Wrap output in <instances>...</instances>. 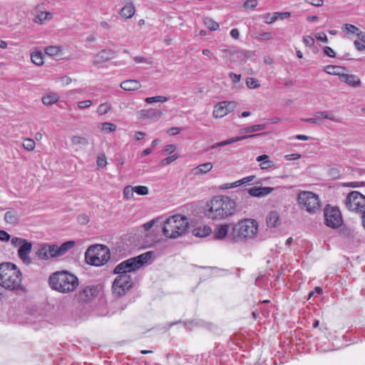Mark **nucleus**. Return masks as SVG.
<instances>
[{
  "mask_svg": "<svg viewBox=\"0 0 365 365\" xmlns=\"http://www.w3.org/2000/svg\"><path fill=\"white\" fill-rule=\"evenodd\" d=\"M4 220L10 225H16L19 220L17 211L14 210H8L4 215Z\"/></svg>",
  "mask_w": 365,
  "mask_h": 365,
  "instance_id": "393cba45",
  "label": "nucleus"
},
{
  "mask_svg": "<svg viewBox=\"0 0 365 365\" xmlns=\"http://www.w3.org/2000/svg\"><path fill=\"white\" fill-rule=\"evenodd\" d=\"M23 147L26 150L31 151L35 148V142L31 138H26L23 142Z\"/></svg>",
  "mask_w": 365,
  "mask_h": 365,
  "instance_id": "37998d69",
  "label": "nucleus"
},
{
  "mask_svg": "<svg viewBox=\"0 0 365 365\" xmlns=\"http://www.w3.org/2000/svg\"><path fill=\"white\" fill-rule=\"evenodd\" d=\"M107 164L106 158L104 155H98L97 158V165L98 168H103Z\"/></svg>",
  "mask_w": 365,
  "mask_h": 365,
  "instance_id": "3c124183",
  "label": "nucleus"
},
{
  "mask_svg": "<svg viewBox=\"0 0 365 365\" xmlns=\"http://www.w3.org/2000/svg\"><path fill=\"white\" fill-rule=\"evenodd\" d=\"M71 142L75 145H79L82 146H86L88 145V140L85 137L79 135L73 136V138H71Z\"/></svg>",
  "mask_w": 365,
  "mask_h": 365,
  "instance_id": "c9c22d12",
  "label": "nucleus"
},
{
  "mask_svg": "<svg viewBox=\"0 0 365 365\" xmlns=\"http://www.w3.org/2000/svg\"><path fill=\"white\" fill-rule=\"evenodd\" d=\"M212 168V164L211 163H206L199 165L193 169L194 174H206Z\"/></svg>",
  "mask_w": 365,
  "mask_h": 365,
  "instance_id": "c756f323",
  "label": "nucleus"
},
{
  "mask_svg": "<svg viewBox=\"0 0 365 365\" xmlns=\"http://www.w3.org/2000/svg\"><path fill=\"white\" fill-rule=\"evenodd\" d=\"M120 88L126 91H136L140 88V83L137 80L130 79L123 81Z\"/></svg>",
  "mask_w": 365,
  "mask_h": 365,
  "instance_id": "4be33fe9",
  "label": "nucleus"
},
{
  "mask_svg": "<svg viewBox=\"0 0 365 365\" xmlns=\"http://www.w3.org/2000/svg\"><path fill=\"white\" fill-rule=\"evenodd\" d=\"M10 239V235L4 230H0V240L2 242H8Z\"/></svg>",
  "mask_w": 365,
  "mask_h": 365,
  "instance_id": "0e129e2a",
  "label": "nucleus"
},
{
  "mask_svg": "<svg viewBox=\"0 0 365 365\" xmlns=\"http://www.w3.org/2000/svg\"><path fill=\"white\" fill-rule=\"evenodd\" d=\"M153 255V252L149 251L124 260L114 268L113 273L129 274L146 264L151 259Z\"/></svg>",
  "mask_w": 365,
  "mask_h": 365,
  "instance_id": "0eeeda50",
  "label": "nucleus"
},
{
  "mask_svg": "<svg viewBox=\"0 0 365 365\" xmlns=\"http://www.w3.org/2000/svg\"><path fill=\"white\" fill-rule=\"evenodd\" d=\"M62 55V48L60 46H47V56H59Z\"/></svg>",
  "mask_w": 365,
  "mask_h": 365,
  "instance_id": "f704fd0d",
  "label": "nucleus"
},
{
  "mask_svg": "<svg viewBox=\"0 0 365 365\" xmlns=\"http://www.w3.org/2000/svg\"><path fill=\"white\" fill-rule=\"evenodd\" d=\"M188 226L189 222L185 217L175 215L167 218L160 227L166 237L176 239L186 233Z\"/></svg>",
  "mask_w": 365,
  "mask_h": 365,
  "instance_id": "39448f33",
  "label": "nucleus"
},
{
  "mask_svg": "<svg viewBox=\"0 0 365 365\" xmlns=\"http://www.w3.org/2000/svg\"><path fill=\"white\" fill-rule=\"evenodd\" d=\"M274 15L276 16L277 20V19H288L291 16L290 12H274Z\"/></svg>",
  "mask_w": 365,
  "mask_h": 365,
  "instance_id": "864d4df0",
  "label": "nucleus"
},
{
  "mask_svg": "<svg viewBox=\"0 0 365 365\" xmlns=\"http://www.w3.org/2000/svg\"><path fill=\"white\" fill-rule=\"evenodd\" d=\"M262 18L264 19V22L267 24H271L274 23L275 21H277V18L276 16L274 15V13H266L262 15Z\"/></svg>",
  "mask_w": 365,
  "mask_h": 365,
  "instance_id": "a18cd8bd",
  "label": "nucleus"
},
{
  "mask_svg": "<svg viewBox=\"0 0 365 365\" xmlns=\"http://www.w3.org/2000/svg\"><path fill=\"white\" fill-rule=\"evenodd\" d=\"M110 257V252L107 246L103 245H91L85 252L87 264L100 267L105 264Z\"/></svg>",
  "mask_w": 365,
  "mask_h": 365,
  "instance_id": "423d86ee",
  "label": "nucleus"
},
{
  "mask_svg": "<svg viewBox=\"0 0 365 365\" xmlns=\"http://www.w3.org/2000/svg\"><path fill=\"white\" fill-rule=\"evenodd\" d=\"M257 4H258L257 0H247L244 3L243 6L245 9H248V8L255 9L257 6Z\"/></svg>",
  "mask_w": 365,
  "mask_h": 365,
  "instance_id": "603ef678",
  "label": "nucleus"
},
{
  "mask_svg": "<svg viewBox=\"0 0 365 365\" xmlns=\"http://www.w3.org/2000/svg\"><path fill=\"white\" fill-rule=\"evenodd\" d=\"M342 30L347 34H356L358 36L362 34V31H359L356 26L350 24H344Z\"/></svg>",
  "mask_w": 365,
  "mask_h": 365,
  "instance_id": "473e14b6",
  "label": "nucleus"
},
{
  "mask_svg": "<svg viewBox=\"0 0 365 365\" xmlns=\"http://www.w3.org/2000/svg\"><path fill=\"white\" fill-rule=\"evenodd\" d=\"M246 85L249 88H257L260 86L259 81L257 78H247L246 79Z\"/></svg>",
  "mask_w": 365,
  "mask_h": 365,
  "instance_id": "a19ab883",
  "label": "nucleus"
},
{
  "mask_svg": "<svg viewBox=\"0 0 365 365\" xmlns=\"http://www.w3.org/2000/svg\"><path fill=\"white\" fill-rule=\"evenodd\" d=\"M229 76L231 78L232 81L233 83L239 82L240 81V79H241V75L240 74H237V73H232V72H230L229 73Z\"/></svg>",
  "mask_w": 365,
  "mask_h": 365,
  "instance_id": "69168bd1",
  "label": "nucleus"
},
{
  "mask_svg": "<svg viewBox=\"0 0 365 365\" xmlns=\"http://www.w3.org/2000/svg\"><path fill=\"white\" fill-rule=\"evenodd\" d=\"M21 273L17 267L11 262L0 264V285L9 290L20 288Z\"/></svg>",
  "mask_w": 365,
  "mask_h": 365,
  "instance_id": "20e7f679",
  "label": "nucleus"
},
{
  "mask_svg": "<svg viewBox=\"0 0 365 365\" xmlns=\"http://www.w3.org/2000/svg\"><path fill=\"white\" fill-rule=\"evenodd\" d=\"M102 129L108 132L114 131L116 129V125L111 123H103L102 124Z\"/></svg>",
  "mask_w": 365,
  "mask_h": 365,
  "instance_id": "8fccbe9b",
  "label": "nucleus"
},
{
  "mask_svg": "<svg viewBox=\"0 0 365 365\" xmlns=\"http://www.w3.org/2000/svg\"><path fill=\"white\" fill-rule=\"evenodd\" d=\"M298 202L309 213H314L320 208V201L318 196L310 191H302L298 195Z\"/></svg>",
  "mask_w": 365,
  "mask_h": 365,
  "instance_id": "9d476101",
  "label": "nucleus"
},
{
  "mask_svg": "<svg viewBox=\"0 0 365 365\" xmlns=\"http://www.w3.org/2000/svg\"><path fill=\"white\" fill-rule=\"evenodd\" d=\"M118 274L112 285L113 293L117 297L124 296L132 287L133 282L130 274L115 273Z\"/></svg>",
  "mask_w": 365,
  "mask_h": 365,
  "instance_id": "1a4fd4ad",
  "label": "nucleus"
},
{
  "mask_svg": "<svg viewBox=\"0 0 365 365\" xmlns=\"http://www.w3.org/2000/svg\"><path fill=\"white\" fill-rule=\"evenodd\" d=\"M322 118L329 119L336 123L341 122L339 118L329 114L327 111L317 112L314 118H303L302 120L310 123H319V120Z\"/></svg>",
  "mask_w": 365,
  "mask_h": 365,
  "instance_id": "2eb2a0df",
  "label": "nucleus"
},
{
  "mask_svg": "<svg viewBox=\"0 0 365 365\" xmlns=\"http://www.w3.org/2000/svg\"><path fill=\"white\" fill-rule=\"evenodd\" d=\"M258 222L253 219H244L235 224L228 235L232 242H245L254 239L258 231Z\"/></svg>",
  "mask_w": 365,
  "mask_h": 365,
  "instance_id": "f03ea898",
  "label": "nucleus"
},
{
  "mask_svg": "<svg viewBox=\"0 0 365 365\" xmlns=\"http://www.w3.org/2000/svg\"><path fill=\"white\" fill-rule=\"evenodd\" d=\"M34 21L36 23L42 24L46 20V7L43 4L38 5L34 11Z\"/></svg>",
  "mask_w": 365,
  "mask_h": 365,
  "instance_id": "5701e85b",
  "label": "nucleus"
},
{
  "mask_svg": "<svg viewBox=\"0 0 365 365\" xmlns=\"http://www.w3.org/2000/svg\"><path fill=\"white\" fill-rule=\"evenodd\" d=\"M279 216L275 211L271 212L266 219L267 226L269 227H277L279 224Z\"/></svg>",
  "mask_w": 365,
  "mask_h": 365,
  "instance_id": "cd10ccee",
  "label": "nucleus"
},
{
  "mask_svg": "<svg viewBox=\"0 0 365 365\" xmlns=\"http://www.w3.org/2000/svg\"><path fill=\"white\" fill-rule=\"evenodd\" d=\"M303 41L307 46H312L314 45V39L311 36H305L303 37Z\"/></svg>",
  "mask_w": 365,
  "mask_h": 365,
  "instance_id": "6e6d98bb",
  "label": "nucleus"
},
{
  "mask_svg": "<svg viewBox=\"0 0 365 365\" xmlns=\"http://www.w3.org/2000/svg\"><path fill=\"white\" fill-rule=\"evenodd\" d=\"M134 187L130 185H128L123 189V195L124 197L127 200L131 199L133 197Z\"/></svg>",
  "mask_w": 365,
  "mask_h": 365,
  "instance_id": "79ce46f5",
  "label": "nucleus"
},
{
  "mask_svg": "<svg viewBox=\"0 0 365 365\" xmlns=\"http://www.w3.org/2000/svg\"><path fill=\"white\" fill-rule=\"evenodd\" d=\"M204 24L210 30V31H217L219 29V24L215 21L210 17H205L203 19Z\"/></svg>",
  "mask_w": 365,
  "mask_h": 365,
  "instance_id": "72a5a7b5",
  "label": "nucleus"
},
{
  "mask_svg": "<svg viewBox=\"0 0 365 365\" xmlns=\"http://www.w3.org/2000/svg\"><path fill=\"white\" fill-rule=\"evenodd\" d=\"M78 221L82 225H86L89 222V218L86 214H81L78 216Z\"/></svg>",
  "mask_w": 365,
  "mask_h": 365,
  "instance_id": "680f3d73",
  "label": "nucleus"
},
{
  "mask_svg": "<svg viewBox=\"0 0 365 365\" xmlns=\"http://www.w3.org/2000/svg\"><path fill=\"white\" fill-rule=\"evenodd\" d=\"M158 220H159L158 219L152 220L143 224L142 225V227L145 232H148L154 226V225L156 222H158Z\"/></svg>",
  "mask_w": 365,
  "mask_h": 365,
  "instance_id": "09e8293b",
  "label": "nucleus"
},
{
  "mask_svg": "<svg viewBox=\"0 0 365 365\" xmlns=\"http://www.w3.org/2000/svg\"><path fill=\"white\" fill-rule=\"evenodd\" d=\"M76 245L74 240H70L63 242L58 246V245H47V252L51 257H57L65 255L68 251L73 248Z\"/></svg>",
  "mask_w": 365,
  "mask_h": 365,
  "instance_id": "ddd939ff",
  "label": "nucleus"
},
{
  "mask_svg": "<svg viewBox=\"0 0 365 365\" xmlns=\"http://www.w3.org/2000/svg\"><path fill=\"white\" fill-rule=\"evenodd\" d=\"M178 158V155L177 154H175V155H173L171 156L167 157V158L163 159L160 162L159 165L160 167L167 166V165H170V163H172L173 162H174Z\"/></svg>",
  "mask_w": 365,
  "mask_h": 365,
  "instance_id": "ea45409f",
  "label": "nucleus"
},
{
  "mask_svg": "<svg viewBox=\"0 0 365 365\" xmlns=\"http://www.w3.org/2000/svg\"><path fill=\"white\" fill-rule=\"evenodd\" d=\"M25 240L20 238V237H13L11 239V243L16 247H21L24 242Z\"/></svg>",
  "mask_w": 365,
  "mask_h": 365,
  "instance_id": "e2e57ef3",
  "label": "nucleus"
},
{
  "mask_svg": "<svg viewBox=\"0 0 365 365\" xmlns=\"http://www.w3.org/2000/svg\"><path fill=\"white\" fill-rule=\"evenodd\" d=\"M344 67L337 66H332L329 65L324 67V71L330 75H335L338 76L339 78H340V75L343 74L341 72L342 71H344Z\"/></svg>",
  "mask_w": 365,
  "mask_h": 365,
  "instance_id": "c85d7f7f",
  "label": "nucleus"
},
{
  "mask_svg": "<svg viewBox=\"0 0 365 365\" xmlns=\"http://www.w3.org/2000/svg\"><path fill=\"white\" fill-rule=\"evenodd\" d=\"M134 192H136L139 195H146L148 194V188L146 186L143 185H138L135 186Z\"/></svg>",
  "mask_w": 365,
  "mask_h": 365,
  "instance_id": "49530a36",
  "label": "nucleus"
},
{
  "mask_svg": "<svg viewBox=\"0 0 365 365\" xmlns=\"http://www.w3.org/2000/svg\"><path fill=\"white\" fill-rule=\"evenodd\" d=\"M258 40L269 41L273 38V35L271 32H264L258 34L256 36Z\"/></svg>",
  "mask_w": 365,
  "mask_h": 365,
  "instance_id": "de8ad7c7",
  "label": "nucleus"
},
{
  "mask_svg": "<svg viewBox=\"0 0 365 365\" xmlns=\"http://www.w3.org/2000/svg\"><path fill=\"white\" fill-rule=\"evenodd\" d=\"M31 61L37 66H41L44 62L43 53L39 51L33 52L31 54Z\"/></svg>",
  "mask_w": 365,
  "mask_h": 365,
  "instance_id": "2f4dec72",
  "label": "nucleus"
},
{
  "mask_svg": "<svg viewBox=\"0 0 365 365\" xmlns=\"http://www.w3.org/2000/svg\"><path fill=\"white\" fill-rule=\"evenodd\" d=\"M324 224L332 229H337L343 224L341 211L337 206L326 205L324 209Z\"/></svg>",
  "mask_w": 365,
  "mask_h": 365,
  "instance_id": "9b49d317",
  "label": "nucleus"
},
{
  "mask_svg": "<svg viewBox=\"0 0 365 365\" xmlns=\"http://www.w3.org/2000/svg\"><path fill=\"white\" fill-rule=\"evenodd\" d=\"M349 210L360 214L362 217L365 213V196L359 191H351L344 201Z\"/></svg>",
  "mask_w": 365,
  "mask_h": 365,
  "instance_id": "6e6552de",
  "label": "nucleus"
},
{
  "mask_svg": "<svg viewBox=\"0 0 365 365\" xmlns=\"http://www.w3.org/2000/svg\"><path fill=\"white\" fill-rule=\"evenodd\" d=\"M111 109V106L110 104L108 103H101L98 109H97V113L100 115H105L107 113H108V111Z\"/></svg>",
  "mask_w": 365,
  "mask_h": 365,
  "instance_id": "58836bf2",
  "label": "nucleus"
},
{
  "mask_svg": "<svg viewBox=\"0 0 365 365\" xmlns=\"http://www.w3.org/2000/svg\"><path fill=\"white\" fill-rule=\"evenodd\" d=\"M93 104L92 101L87 100V101H83L78 103V106L81 109L87 108H89Z\"/></svg>",
  "mask_w": 365,
  "mask_h": 365,
  "instance_id": "4d7b16f0",
  "label": "nucleus"
},
{
  "mask_svg": "<svg viewBox=\"0 0 365 365\" xmlns=\"http://www.w3.org/2000/svg\"><path fill=\"white\" fill-rule=\"evenodd\" d=\"M324 53L329 56V57H334L335 56V52L334 51V50L329 47V46H325L324 48Z\"/></svg>",
  "mask_w": 365,
  "mask_h": 365,
  "instance_id": "338daca9",
  "label": "nucleus"
},
{
  "mask_svg": "<svg viewBox=\"0 0 365 365\" xmlns=\"http://www.w3.org/2000/svg\"><path fill=\"white\" fill-rule=\"evenodd\" d=\"M354 46L357 48V50L360 51H365V44L360 42L359 41L356 40L354 41Z\"/></svg>",
  "mask_w": 365,
  "mask_h": 365,
  "instance_id": "774afa93",
  "label": "nucleus"
},
{
  "mask_svg": "<svg viewBox=\"0 0 365 365\" xmlns=\"http://www.w3.org/2000/svg\"><path fill=\"white\" fill-rule=\"evenodd\" d=\"M259 135L260 134H251V135H247L237 136V137L232 138L230 139H227V140L217 143V145H218V147L224 146V145H227L231 144L232 143H235V142H237V141H240V140H244V139H246L248 138H255Z\"/></svg>",
  "mask_w": 365,
  "mask_h": 365,
  "instance_id": "bb28decb",
  "label": "nucleus"
},
{
  "mask_svg": "<svg viewBox=\"0 0 365 365\" xmlns=\"http://www.w3.org/2000/svg\"><path fill=\"white\" fill-rule=\"evenodd\" d=\"M274 188L270 187H252L248 190V193L252 197H262L270 194Z\"/></svg>",
  "mask_w": 365,
  "mask_h": 365,
  "instance_id": "a211bd4d",
  "label": "nucleus"
},
{
  "mask_svg": "<svg viewBox=\"0 0 365 365\" xmlns=\"http://www.w3.org/2000/svg\"><path fill=\"white\" fill-rule=\"evenodd\" d=\"M115 56V53L111 49L102 50L98 54L95 56L93 64L98 65L103 62L108 61L112 59Z\"/></svg>",
  "mask_w": 365,
  "mask_h": 365,
  "instance_id": "f3484780",
  "label": "nucleus"
},
{
  "mask_svg": "<svg viewBox=\"0 0 365 365\" xmlns=\"http://www.w3.org/2000/svg\"><path fill=\"white\" fill-rule=\"evenodd\" d=\"M225 103V107L227 108V113H230L232 111H233L235 108H236V106H237V103L234 101H224Z\"/></svg>",
  "mask_w": 365,
  "mask_h": 365,
  "instance_id": "13d9d810",
  "label": "nucleus"
},
{
  "mask_svg": "<svg viewBox=\"0 0 365 365\" xmlns=\"http://www.w3.org/2000/svg\"><path fill=\"white\" fill-rule=\"evenodd\" d=\"M32 245L31 243L29 242L26 240L24 242V244L19 247L18 250V255L19 257L22 259V261L25 264H30L31 263V259L29 256V253L31 251Z\"/></svg>",
  "mask_w": 365,
  "mask_h": 365,
  "instance_id": "dca6fc26",
  "label": "nucleus"
},
{
  "mask_svg": "<svg viewBox=\"0 0 365 365\" xmlns=\"http://www.w3.org/2000/svg\"><path fill=\"white\" fill-rule=\"evenodd\" d=\"M225 103L222 101L215 106L213 110V116L215 118H222L228 113L227 108L225 107Z\"/></svg>",
  "mask_w": 365,
  "mask_h": 365,
  "instance_id": "b1692460",
  "label": "nucleus"
},
{
  "mask_svg": "<svg viewBox=\"0 0 365 365\" xmlns=\"http://www.w3.org/2000/svg\"><path fill=\"white\" fill-rule=\"evenodd\" d=\"M98 294V286L93 284L81 286L75 294V299L79 304H87L94 299Z\"/></svg>",
  "mask_w": 365,
  "mask_h": 365,
  "instance_id": "f8f14e48",
  "label": "nucleus"
},
{
  "mask_svg": "<svg viewBox=\"0 0 365 365\" xmlns=\"http://www.w3.org/2000/svg\"><path fill=\"white\" fill-rule=\"evenodd\" d=\"M133 60L135 63H147V64H151L152 63V61L146 58H144L143 56H135L133 58Z\"/></svg>",
  "mask_w": 365,
  "mask_h": 365,
  "instance_id": "5fc2aeb1",
  "label": "nucleus"
},
{
  "mask_svg": "<svg viewBox=\"0 0 365 365\" xmlns=\"http://www.w3.org/2000/svg\"><path fill=\"white\" fill-rule=\"evenodd\" d=\"M163 115L160 110L155 108L142 109L137 112V117L139 120L157 121Z\"/></svg>",
  "mask_w": 365,
  "mask_h": 365,
  "instance_id": "4468645a",
  "label": "nucleus"
},
{
  "mask_svg": "<svg viewBox=\"0 0 365 365\" xmlns=\"http://www.w3.org/2000/svg\"><path fill=\"white\" fill-rule=\"evenodd\" d=\"M236 202L227 196H215L207 204L205 215L212 220H222L234 215Z\"/></svg>",
  "mask_w": 365,
  "mask_h": 365,
  "instance_id": "f257e3e1",
  "label": "nucleus"
},
{
  "mask_svg": "<svg viewBox=\"0 0 365 365\" xmlns=\"http://www.w3.org/2000/svg\"><path fill=\"white\" fill-rule=\"evenodd\" d=\"M273 165H274L273 163L271 160H269V159H267L264 161H263L262 163H261L260 168L262 170H267L269 168L273 167Z\"/></svg>",
  "mask_w": 365,
  "mask_h": 365,
  "instance_id": "052dcab7",
  "label": "nucleus"
},
{
  "mask_svg": "<svg viewBox=\"0 0 365 365\" xmlns=\"http://www.w3.org/2000/svg\"><path fill=\"white\" fill-rule=\"evenodd\" d=\"M124 6L122 8L120 14L126 19L132 18L135 13V7L132 0H124Z\"/></svg>",
  "mask_w": 365,
  "mask_h": 365,
  "instance_id": "6ab92c4d",
  "label": "nucleus"
},
{
  "mask_svg": "<svg viewBox=\"0 0 365 365\" xmlns=\"http://www.w3.org/2000/svg\"><path fill=\"white\" fill-rule=\"evenodd\" d=\"M211 228L208 226L203 227H197L193 230V235L196 237H203L209 235L211 233Z\"/></svg>",
  "mask_w": 365,
  "mask_h": 365,
  "instance_id": "7c9ffc66",
  "label": "nucleus"
},
{
  "mask_svg": "<svg viewBox=\"0 0 365 365\" xmlns=\"http://www.w3.org/2000/svg\"><path fill=\"white\" fill-rule=\"evenodd\" d=\"M59 99V96L55 93H47V106L56 103Z\"/></svg>",
  "mask_w": 365,
  "mask_h": 365,
  "instance_id": "c03bdc74",
  "label": "nucleus"
},
{
  "mask_svg": "<svg viewBox=\"0 0 365 365\" xmlns=\"http://www.w3.org/2000/svg\"><path fill=\"white\" fill-rule=\"evenodd\" d=\"M175 150V145L174 144H170L167 145L165 148L163 149V152L164 154H171L174 152Z\"/></svg>",
  "mask_w": 365,
  "mask_h": 365,
  "instance_id": "bf43d9fd",
  "label": "nucleus"
},
{
  "mask_svg": "<svg viewBox=\"0 0 365 365\" xmlns=\"http://www.w3.org/2000/svg\"><path fill=\"white\" fill-rule=\"evenodd\" d=\"M339 80L341 82L346 83L349 86L354 88L359 87L361 85V81L359 78L357 76L353 74L343 73V74L340 75Z\"/></svg>",
  "mask_w": 365,
  "mask_h": 365,
  "instance_id": "aec40b11",
  "label": "nucleus"
},
{
  "mask_svg": "<svg viewBox=\"0 0 365 365\" xmlns=\"http://www.w3.org/2000/svg\"><path fill=\"white\" fill-rule=\"evenodd\" d=\"M51 287L60 293L66 294L76 290L79 285L78 278L68 271H58L49 277Z\"/></svg>",
  "mask_w": 365,
  "mask_h": 365,
  "instance_id": "7ed1b4c3",
  "label": "nucleus"
},
{
  "mask_svg": "<svg viewBox=\"0 0 365 365\" xmlns=\"http://www.w3.org/2000/svg\"><path fill=\"white\" fill-rule=\"evenodd\" d=\"M168 101V98L165 96H157L153 97H148L145 99V101L147 103H164Z\"/></svg>",
  "mask_w": 365,
  "mask_h": 365,
  "instance_id": "e433bc0d",
  "label": "nucleus"
},
{
  "mask_svg": "<svg viewBox=\"0 0 365 365\" xmlns=\"http://www.w3.org/2000/svg\"><path fill=\"white\" fill-rule=\"evenodd\" d=\"M255 176H254V175L247 176V177L244 178H242L240 180H237L235 182L230 183V185H231V186H232V188H233V187L240 186L241 185L248 183V182L252 181L255 179Z\"/></svg>",
  "mask_w": 365,
  "mask_h": 365,
  "instance_id": "4c0bfd02",
  "label": "nucleus"
},
{
  "mask_svg": "<svg viewBox=\"0 0 365 365\" xmlns=\"http://www.w3.org/2000/svg\"><path fill=\"white\" fill-rule=\"evenodd\" d=\"M229 225L227 224L220 225L219 227H216L213 232V236L215 240H223L227 235L229 232Z\"/></svg>",
  "mask_w": 365,
  "mask_h": 365,
  "instance_id": "412c9836",
  "label": "nucleus"
},
{
  "mask_svg": "<svg viewBox=\"0 0 365 365\" xmlns=\"http://www.w3.org/2000/svg\"><path fill=\"white\" fill-rule=\"evenodd\" d=\"M259 135L260 134H251V135H247L237 136V137L232 138L230 139H227V140L217 143V145H218V147L224 146V145H227L231 144L232 143H235V142H237V141H240V140H244V139H246L248 138H255Z\"/></svg>",
  "mask_w": 365,
  "mask_h": 365,
  "instance_id": "a878e982",
  "label": "nucleus"
}]
</instances>
